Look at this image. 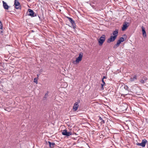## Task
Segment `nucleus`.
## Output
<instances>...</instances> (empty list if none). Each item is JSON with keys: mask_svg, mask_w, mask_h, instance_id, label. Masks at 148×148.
<instances>
[{"mask_svg": "<svg viewBox=\"0 0 148 148\" xmlns=\"http://www.w3.org/2000/svg\"><path fill=\"white\" fill-rule=\"evenodd\" d=\"M124 88L125 90H127L128 89V87L127 86L125 85L124 86Z\"/></svg>", "mask_w": 148, "mask_h": 148, "instance_id": "nucleus-22", "label": "nucleus"}, {"mask_svg": "<svg viewBox=\"0 0 148 148\" xmlns=\"http://www.w3.org/2000/svg\"><path fill=\"white\" fill-rule=\"evenodd\" d=\"M121 43V42H120V41L118 40L117 41L116 44L114 46L113 48L114 49H116L119 46L120 44Z\"/></svg>", "mask_w": 148, "mask_h": 148, "instance_id": "nucleus-15", "label": "nucleus"}, {"mask_svg": "<svg viewBox=\"0 0 148 148\" xmlns=\"http://www.w3.org/2000/svg\"><path fill=\"white\" fill-rule=\"evenodd\" d=\"M129 23L128 22H125L123 25V27H122V31L125 30L129 26Z\"/></svg>", "mask_w": 148, "mask_h": 148, "instance_id": "nucleus-10", "label": "nucleus"}, {"mask_svg": "<svg viewBox=\"0 0 148 148\" xmlns=\"http://www.w3.org/2000/svg\"><path fill=\"white\" fill-rule=\"evenodd\" d=\"M67 18L68 19L69 21L71 23L73 26L74 29H75V22L74 20L71 18L69 17H67Z\"/></svg>", "mask_w": 148, "mask_h": 148, "instance_id": "nucleus-7", "label": "nucleus"}, {"mask_svg": "<svg viewBox=\"0 0 148 148\" xmlns=\"http://www.w3.org/2000/svg\"><path fill=\"white\" fill-rule=\"evenodd\" d=\"M99 119L101 121V124H104L105 123L104 121L102 119V118H101V117H100Z\"/></svg>", "mask_w": 148, "mask_h": 148, "instance_id": "nucleus-17", "label": "nucleus"}, {"mask_svg": "<svg viewBox=\"0 0 148 148\" xmlns=\"http://www.w3.org/2000/svg\"><path fill=\"white\" fill-rule=\"evenodd\" d=\"M105 84H101V87L103 88V86Z\"/></svg>", "mask_w": 148, "mask_h": 148, "instance_id": "nucleus-25", "label": "nucleus"}, {"mask_svg": "<svg viewBox=\"0 0 148 148\" xmlns=\"http://www.w3.org/2000/svg\"><path fill=\"white\" fill-rule=\"evenodd\" d=\"M102 81L103 83V84H105V82H104V81L103 79H102Z\"/></svg>", "mask_w": 148, "mask_h": 148, "instance_id": "nucleus-24", "label": "nucleus"}, {"mask_svg": "<svg viewBox=\"0 0 148 148\" xmlns=\"http://www.w3.org/2000/svg\"><path fill=\"white\" fill-rule=\"evenodd\" d=\"M141 29L143 32V35L144 37H147V34L145 31V28L144 26H142L141 27Z\"/></svg>", "mask_w": 148, "mask_h": 148, "instance_id": "nucleus-11", "label": "nucleus"}, {"mask_svg": "<svg viewBox=\"0 0 148 148\" xmlns=\"http://www.w3.org/2000/svg\"><path fill=\"white\" fill-rule=\"evenodd\" d=\"M137 78V76L136 75H134L133 76H132L130 78V80L131 82H132L134 81L135 80H136Z\"/></svg>", "mask_w": 148, "mask_h": 148, "instance_id": "nucleus-13", "label": "nucleus"}, {"mask_svg": "<svg viewBox=\"0 0 148 148\" xmlns=\"http://www.w3.org/2000/svg\"><path fill=\"white\" fill-rule=\"evenodd\" d=\"M147 141L145 139H144L142 140L141 143H136L137 145H139L142 146L143 147H144L146 145V144Z\"/></svg>", "mask_w": 148, "mask_h": 148, "instance_id": "nucleus-3", "label": "nucleus"}, {"mask_svg": "<svg viewBox=\"0 0 148 148\" xmlns=\"http://www.w3.org/2000/svg\"><path fill=\"white\" fill-rule=\"evenodd\" d=\"M80 102V100H78L77 102H75L74 104L73 109L74 111H76L79 107L78 103Z\"/></svg>", "mask_w": 148, "mask_h": 148, "instance_id": "nucleus-5", "label": "nucleus"}, {"mask_svg": "<svg viewBox=\"0 0 148 148\" xmlns=\"http://www.w3.org/2000/svg\"><path fill=\"white\" fill-rule=\"evenodd\" d=\"M119 40H120L121 42H123L124 41V38L123 37H121Z\"/></svg>", "mask_w": 148, "mask_h": 148, "instance_id": "nucleus-19", "label": "nucleus"}, {"mask_svg": "<svg viewBox=\"0 0 148 148\" xmlns=\"http://www.w3.org/2000/svg\"><path fill=\"white\" fill-rule=\"evenodd\" d=\"M38 81V78H35L34 79V82L37 84Z\"/></svg>", "mask_w": 148, "mask_h": 148, "instance_id": "nucleus-21", "label": "nucleus"}, {"mask_svg": "<svg viewBox=\"0 0 148 148\" xmlns=\"http://www.w3.org/2000/svg\"><path fill=\"white\" fill-rule=\"evenodd\" d=\"M83 55V54L82 53H80L79 54V56L76 58L75 61H73V63L74 64H78L79 62L82 60Z\"/></svg>", "mask_w": 148, "mask_h": 148, "instance_id": "nucleus-1", "label": "nucleus"}, {"mask_svg": "<svg viewBox=\"0 0 148 148\" xmlns=\"http://www.w3.org/2000/svg\"><path fill=\"white\" fill-rule=\"evenodd\" d=\"M14 4L15 5V8L16 9H21V7L20 5V3L17 0H14Z\"/></svg>", "mask_w": 148, "mask_h": 148, "instance_id": "nucleus-6", "label": "nucleus"}, {"mask_svg": "<svg viewBox=\"0 0 148 148\" xmlns=\"http://www.w3.org/2000/svg\"><path fill=\"white\" fill-rule=\"evenodd\" d=\"M3 28V24L1 21H0V29H2Z\"/></svg>", "mask_w": 148, "mask_h": 148, "instance_id": "nucleus-20", "label": "nucleus"}, {"mask_svg": "<svg viewBox=\"0 0 148 148\" xmlns=\"http://www.w3.org/2000/svg\"><path fill=\"white\" fill-rule=\"evenodd\" d=\"M118 30L117 29H116L114 31H113L112 33L113 35L114 36H115L116 38L117 36L118 35Z\"/></svg>", "mask_w": 148, "mask_h": 148, "instance_id": "nucleus-14", "label": "nucleus"}, {"mask_svg": "<svg viewBox=\"0 0 148 148\" xmlns=\"http://www.w3.org/2000/svg\"><path fill=\"white\" fill-rule=\"evenodd\" d=\"M105 35H103L98 40V42L99 46H101L103 45V43L105 41Z\"/></svg>", "mask_w": 148, "mask_h": 148, "instance_id": "nucleus-2", "label": "nucleus"}, {"mask_svg": "<svg viewBox=\"0 0 148 148\" xmlns=\"http://www.w3.org/2000/svg\"><path fill=\"white\" fill-rule=\"evenodd\" d=\"M48 143L49 144V146L50 148H52L54 145H55V143H51L50 141H48Z\"/></svg>", "mask_w": 148, "mask_h": 148, "instance_id": "nucleus-16", "label": "nucleus"}, {"mask_svg": "<svg viewBox=\"0 0 148 148\" xmlns=\"http://www.w3.org/2000/svg\"><path fill=\"white\" fill-rule=\"evenodd\" d=\"M116 38L115 36H111L110 37L108 38L107 42L108 43L110 42H111L114 41L116 39Z\"/></svg>", "mask_w": 148, "mask_h": 148, "instance_id": "nucleus-9", "label": "nucleus"}, {"mask_svg": "<svg viewBox=\"0 0 148 148\" xmlns=\"http://www.w3.org/2000/svg\"><path fill=\"white\" fill-rule=\"evenodd\" d=\"M29 12V15L32 17H34L36 16V14H34V12L32 10L30 9H29L28 10Z\"/></svg>", "mask_w": 148, "mask_h": 148, "instance_id": "nucleus-8", "label": "nucleus"}, {"mask_svg": "<svg viewBox=\"0 0 148 148\" xmlns=\"http://www.w3.org/2000/svg\"><path fill=\"white\" fill-rule=\"evenodd\" d=\"M2 2L4 8L5 9H8L9 8V7L7 4V3L6 2H5L4 1H3Z\"/></svg>", "mask_w": 148, "mask_h": 148, "instance_id": "nucleus-12", "label": "nucleus"}, {"mask_svg": "<svg viewBox=\"0 0 148 148\" xmlns=\"http://www.w3.org/2000/svg\"><path fill=\"white\" fill-rule=\"evenodd\" d=\"M48 96V92H47V93H46L44 96V98H46Z\"/></svg>", "mask_w": 148, "mask_h": 148, "instance_id": "nucleus-23", "label": "nucleus"}, {"mask_svg": "<svg viewBox=\"0 0 148 148\" xmlns=\"http://www.w3.org/2000/svg\"><path fill=\"white\" fill-rule=\"evenodd\" d=\"M144 79L145 80H143V79H142L141 80H140V82L142 84H144L145 82V80L147 79V78H145Z\"/></svg>", "mask_w": 148, "mask_h": 148, "instance_id": "nucleus-18", "label": "nucleus"}, {"mask_svg": "<svg viewBox=\"0 0 148 148\" xmlns=\"http://www.w3.org/2000/svg\"><path fill=\"white\" fill-rule=\"evenodd\" d=\"M62 134L67 136H69L72 134V133L71 132H68L66 130H64L62 132Z\"/></svg>", "mask_w": 148, "mask_h": 148, "instance_id": "nucleus-4", "label": "nucleus"}, {"mask_svg": "<svg viewBox=\"0 0 148 148\" xmlns=\"http://www.w3.org/2000/svg\"><path fill=\"white\" fill-rule=\"evenodd\" d=\"M106 78V76H104L102 78V79H104Z\"/></svg>", "mask_w": 148, "mask_h": 148, "instance_id": "nucleus-26", "label": "nucleus"}]
</instances>
